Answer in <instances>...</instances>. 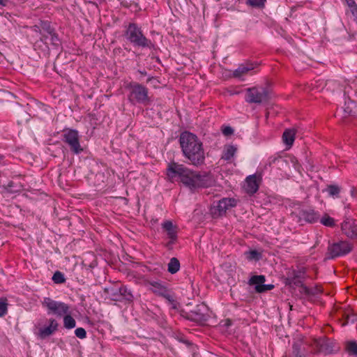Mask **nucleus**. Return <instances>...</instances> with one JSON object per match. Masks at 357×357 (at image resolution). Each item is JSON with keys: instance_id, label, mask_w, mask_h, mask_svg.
<instances>
[{"instance_id": "29", "label": "nucleus", "mask_w": 357, "mask_h": 357, "mask_svg": "<svg viewBox=\"0 0 357 357\" xmlns=\"http://www.w3.org/2000/svg\"><path fill=\"white\" fill-rule=\"evenodd\" d=\"M266 281V278L264 275H254L250 278L249 280V284L250 285H262L263 283H264Z\"/></svg>"}, {"instance_id": "3", "label": "nucleus", "mask_w": 357, "mask_h": 357, "mask_svg": "<svg viewBox=\"0 0 357 357\" xmlns=\"http://www.w3.org/2000/svg\"><path fill=\"white\" fill-rule=\"evenodd\" d=\"M126 38L135 47L151 49L153 44L143 33L142 29L135 23H130L125 31Z\"/></svg>"}, {"instance_id": "30", "label": "nucleus", "mask_w": 357, "mask_h": 357, "mask_svg": "<svg viewBox=\"0 0 357 357\" xmlns=\"http://www.w3.org/2000/svg\"><path fill=\"white\" fill-rule=\"evenodd\" d=\"M40 29H42V32L45 34L49 35L50 33H52L54 31V29L51 26V23L48 21L41 20L40 22Z\"/></svg>"}, {"instance_id": "16", "label": "nucleus", "mask_w": 357, "mask_h": 357, "mask_svg": "<svg viewBox=\"0 0 357 357\" xmlns=\"http://www.w3.org/2000/svg\"><path fill=\"white\" fill-rule=\"evenodd\" d=\"M257 66L256 63L246 62L238 66L233 72V77L241 79L244 75H247L248 72L254 70Z\"/></svg>"}, {"instance_id": "40", "label": "nucleus", "mask_w": 357, "mask_h": 357, "mask_svg": "<svg viewBox=\"0 0 357 357\" xmlns=\"http://www.w3.org/2000/svg\"><path fill=\"white\" fill-rule=\"evenodd\" d=\"M222 130V133L225 136H229L230 135H232L234 132L233 128L230 126H225Z\"/></svg>"}, {"instance_id": "47", "label": "nucleus", "mask_w": 357, "mask_h": 357, "mask_svg": "<svg viewBox=\"0 0 357 357\" xmlns=\"http://www.w3.org/2000/svg\"><path fill=\"white\" fill-rule=\"evenodd\" d=\"M8 3V0H0V5L2 6H6Z\"/></svg>"}, {"instance_id": "38", "label": "nucleus", "mask_w": 357, "mask_h": 357, "mask_svg": "<svg viewBox=\"0 0 357 357\" xmlns=\"http://www.w3.org/2000/svg\"><path fill=\"white\" fill-rule=\"evenodd\" d=\"M266 1V0H248V3L253 7L263 8Z\"/></svg>"}, {"instance_id": "33", "label": "nucleus", "mask_w": 357, "mask_h": 357, "mask_svg": "<svg viewBox=\"0 0 357 357\" xmlns=\"http://www.w3.org/2000/svg\"><path fill=\"white\" fill-rule=\"evenodd\" d=\"M320 222L321 224L326 227H333L335 226V220L333 218H331L328 215H325L320 220Z\"/></svg>"}, {"instance_id": "46", "label": "nucleus", "mask_w": 357, "mask_h": 357, "mask_svg": "<svg viewBox=\"0 0 357 357\" xmlns=\"http://www.w3.org/2000/svg\"><path fill=\"white\" fill-rule=\"evenodd\" d=\"M0 165H5V157L3 155H0Z\"/></svg>"}, {"instance_id": "37", "label": "nucleus", "mask_w": 357, "mask_h": 357, "mask_svg": "<svg viewBox=\"0 0 357 357\" xmlns=\"http://www.w3.org/2000/svg\"><path fill=\"white\" fill-rule=\"evenodd\" d=\"M51 44L55 47H58L60 45V40L58 34L54 31L52 33H50Z\"/></svg>"}, {"instance_id": "6", "label": "nucleus", "mask_w": 357, "mask_h": 357, "mask_svg": "<svg viewBox=\"0 0 357 357\" xmlns=\"http://www.w3.org/2000/svg\"><path fill=\"white\" fill-rule=\"evenodd\" d=\"M42 305L44 307L47 308L48 314H54L61 317L64 314H71L69 305L54 301L49 297L44 298Z\"/></svg>"}, {"instance_id": "31", "label": "nucleus", "mask_w": 357, "mask_h": 357, "mask_svg": "<svg viewBox=\"0 0 357 357\" xmlns=\"http://www.w3.org/2000/svg\"><path fill=\"white\" fill-rule=\"evenodd\" d=\"M346 351L350 355L357 356V342L349 341L346 343Z\"/></svg>"}, {"instance_id": "17", "label": "nucleus", "mask_w": 357, "mask_h": 357, "mask_svg": "<svg viewBox=\"0 0 357 357\" xmlns=\"http://www.w3.org/2000/svg\"><path fill=\"white\" fill-rule=\"evenodd\" d=\"M259 186V183L255 174L246 178L244 188L247 193L250 195L255 193L258 190Z\"/></svg>"}, {"instance_id": "26", "label": "nucleus", "mask_w": 357, "mask_h": 357, "mask_svg": "<svg viewBox=\"0 0 357 357\" xmlns=\"http://www.w3.org/2000/svg\"><path fill=\"white\" fill-rule=\"evenodd\" d=\"M63 317V326L66 329H72L75 327L76 321L70 314H64Z\"/></svg>"}, {"instance_id": "13", "label": "nucleus", "mask_w": 357, "mask_h": 357, "mask_svg": "<svg viewBox=\"0 0 357 357\" xmlns=\"http://www.w3.org/2000/svg\"><path fill=\"white\" fill-rule=\"evenodd\" d=\"M162 229L167 234V237L170 239L168 244H173L177 238L178 227L174 225L172 221L165 220L162 224Z\"/></svg>"}, {"instance_id": "9", "label": "nucleus", "mask_w": 357, "mask_h": 357, "mask_svg": "<svg viewBox=\"0 0 357 357\" xmlns=\"http://www.w3.org/2000/svg\"><path fill=\"white\" fill-rule=\"evenodd\" d=\"M63 141L67 144L71 152L75 154H79L83 151L79 143V135L77 130L68 129L63 134Z\"/></svg>"}, {"instance_id": "43", "label": "nucleus", "mask_w": 357, "mask_h": 357, "mask_svg": "<svg viewBox=\"0 0 357 357\" xmlns=\"http://www.w3.org/2000/svg\"><path fill=\"white\" fill-rule=\"evenodd\" d=\"M349 10L351 13V14L354 18V20L357 23V6L356 7L350 9Z\"/></svg>"}, {"instance_id": "5", "label": "nucleus", "mask_w": 357, "mask_h": 357, "mask_svg": "<svg viewBox=\"0 0 357 357\" xmlns=\"http://www.w3.org/2000/svg\"><path fill=\"white\" fill-rule=\"evenodd\" d=\"M146 284L149 286V289L154 294L165 298L167 302L176 308V300L173 293L169 291L165 282L158 280H147Z\"/></svg>"}, {"instance_id": "35", "label": "nucleus", "mask_w": 357, "mask_h": 357, "mask_svg": "<svg viewBox=\"0 0 357 357\" xmlns=\"http://www.w3.org/2000/svg\"><path fill=\"white\" fill-rule=\"evenodd\" d=\"M8 311L6 298H0V317L5 316Z\"/></svg>"}, {"instance_id": "19", "label": "nucleus", "mask_w": 357, "mask_h": 357, "mask_svg": "<svg viewBox=\"0 0 357 357\" xmlns=\"http://www.w3.org/2000/svg\"><path fill=\"white\" fill-rule=\"evenodd\" d=\"M289 357H305L303 342L301 340L294 342L292 351Z\"/></svg>"}, {"instance_id": "36", "label": "nucleus", "mask_w": 357, "mask_h": 357, "mask_svg": "<svg viewBox=\"0 0 357 357\" xmlns=\"http://www.w3.org/2000/svg\"><path fill=\"white\" fill-rule=\"evenodd\" d=\"M274 288L273 284H264L263 283L262 285H258L255 287V291L257 293H263L269 290H271Z\"/></svg>"}, {"instance_id": "49", "label": "nucleus", "mask_w": 357, "mask_h": 357, "mask_svg": "<svg viewBox=\"0 0 357 357\" xmlns=\"http://www.w3.org/2000/svg\"><path fill=\"white\" fill-rule=\"evenodd\" d=\"M199 316V319H203V315L202 314H197Z\"/></svg>"}, {"instance_id": "2", "label": "nucleus", "mask_w": 357, "mask_h": 357, "mask_svg": "<svg viewBox=\"0 0 357 357\" xmlns=\"http://www.w3.org/2000/svg\"><path fill=\"white\" fill-rule=\"evenodd\" d=\"M179 142L184 156L191 165L198 167L204 164L205 155L202 143L195 135L183 132L180 135Z\"/></svg>"}, {"instance_id": "21", "label": "nucleus", "mask_w": 357, "mask_h": 357, "mask_svg": "<svg viewBox=\"0 0 357 357\" xmlns=\"http://www.w3.org/2000/svg\"><path fill=\"white\" fill-rule=\"evenodd\" d=\"M119 291H120V287L105 288L104 289V292L109 296L110 300L120 302L121 298Z\"/></svg>"}, {"instance_id": "23", "label": "nucleus", "mask_w": 357, "mask_h": 357, "mask_svg": "<svg viewBox=\"0 0 357 357\" xmlns=\"http://www.w3.org/2000/svg\"><path fill=\"white\" fill-rule=\"evenodd\" d=\"M245 258L248 261H259L262 257V254L256 250H251L244 252Z\"/></svg>"}, {"instance_id": "44", "label": "nucleus", "mask_w": 357, "mask_h": 357, "mask_svg": "<svg viewBox=\"0 0 357 357\" xmlns=\"http://www.w3.org/2000/svg\"><path fill=\"white\" fill-rule=\"evenodd\" d=\"M351 196L354 198H356L357 197V190L355 188H352L351 190Z\"/></svg>"}, {"instance_id": "53", "label": "nucleus", "mask_w": 357, "mask_h": 357, "mask_svg": "<svg viewBox=\"0 0 357 357\" xmlns=\"http://www.w3.org/2000/svg\"><path fill=\"white\" fill-rule=\"evenodd\" d=\"M0 55L2 56L1 53L0 52Z\"/></svg>"}, {"instance_id": "18", "label": "nucleus", "mask_w": 357, "mask_h": 357, "mask_svg": "<svg viewBox=\"0 0 357 357\" xmlns=\"http://www.w3.org/2000/svg\"><path fill=\"white\" fill-rule=\"evenodd\" d=\"M119 292L120 293V302L130 303L133 301L134 296L132 291L130 289H128L126 286H121L120 291H119Z\"/></svg>"}, {"instance_id": "45", "label": "nucleus", "mask_w": 357, "mask_h": 357, "mask_svg": "<svg viewBox=\"0 0 357 357\" xmlns=\"http://www.w3.org/2000/svg\"><path fill=\"white\" fill-rule=\"evenodd\" d=\"M121 4L124 6V7H126V8H128V7H130L132 6L131 3H128L126 1H122L121 2Z\"/></svg>"}, {"instance_id": "25", "label": "nucleus", "mask_w": 357, "mask_h": 357, "mask_svg": "<svg viewBox=\"0 0 357 357\" xmlns=\"http://www.w3.org/2000/svg\"><path fill=\"white\" fill-rule=\"evenodd\" d=\"M179 268L180 262L178 259L176 257H172L168 264V271L172 274H174L179 271Z\"/></svg>"}, {"instance_id": "51", "label": "nucleus", "mask_w": 357, "mask_h": 357, "mask_svg": "<svg viewBox=\"0 0 357 357\" xmlns=\"http://www.w3.org/2000/svg\"><path fill=\"white\" fill-rule=\"evenodd\" d=\"M133 5L135 6V8H137V3H133Z\"/></svg>"}, {"instance_id": "14", "label": "nucleus", "mask_w": 357, "mask_h": 357, "mask_svg": "<svg viewBox=\"0 0 357 357\" xmlns=\"http://www.w3.org/2000/svg\"><path fill=\"white\" fill-rule=\"evenodd\" d=\"M342 232L349 238H354L357 236V226L352 219H347L341 225Z\"/></svg>"}, {"instance_id": "27", "label": "nucleus", "mask_w": 357, "mask_h": 357, "mask_svg": "<svg viewBox=\"0 0 357 357\" xmlns=\"http://www.w3.org/2000/svg\"><path fill=\"white\" fill-rule=\"evenodd\" d=\"M289 280L290 284H294V285L298 287H302L305 294H308L310 293L309 289L303 285V282L301 279V275H296Z\"/></svg>"}, {"instance_id": "11", "label": "nucleus", "mask_w": 357, "mask_h": 357, "mask_svg": "<svg viewBox=\"0 0 357 357\" xmlns=\"http://www.w3.org/2000/svg\"><path fill=\"white\" fill-rule=\"evenodd\" d=\"M319 351L326 355L331 354L338 351L339 347L336 346L335 342L328 338L319 339L316 341Z\"/></svg>"}, {"instance_id": "34", "label": "nucleus", "mask_w": 357, "mask_h": 357, "mask_svg": "<svg viewBox=\"0 0 357 357\" xmlns=\"http://www.w3.org/2000/svg\"><path fill=\"white\" fill-rule=\"evenodd\" d=\"M52 280L56 284H61L65 282L64 275L60 271H56L52 277Z\"/></svg>"}, {"instance_id": "15", "label": "nucleus", "mask_w": 357, "mask_h": 357, "mask_svg": "<svg viewBox=\"0 0 357 357\" xmlns=\"http://www.w3.org/2000/svg\"><path fill=\"white\" fill-rule=\"evenodd\" d=\"M58 323L54 319H49V326L39 329L38 336L41 339H45L52 335L58 328Z\"/></svg>"}, {"instance_id": "4", "label": "nucleus", "mask_w": 357, "mask_h": 357, "mask_svg": "<svg viewBox=\"0 0 357 357\" xmlns=\"http://www.w3.org/2000/svg\"><path fill=\"white\" fill-rule=\"evenodd\" d=\"M129 90L128 100L130 102L145 104L149 101L148 89L137 82H131L126 86Z\"/></svg>"}, {"instance_id": "52", "label": "nucleus", "mask_w": 357, "mask_h": 357, "mask_svg": "<svg viewBox=\"0 0 357 357\" xmlns=\"http://www.w3.org/2000/svg\"><path fill=\"white\" fill-rule=\"evenodd\" d=\"M275 160H277V158H274V159L273 160V162H275Z\"/></svg>"}, {"instance_id": "48", "label": "nucleus", "mask_w": 357, "mask_h": 357, "mask_svg": "<svg viewBox=\"0 0 357 357\" xmlns=\"http://www.w3.org/2000/svg\"><path fill=\"white\" fill-rule=\"evenodd\" d=\"M139 73L142 75H146V71H141V70H139Z\"/></svg>"}, {"instance_id": "50", "label": "nucleus", "mask_w": 357, "mask_h": 357, "mask_svg": "<svg viewBox=\"0 0 357 357\" xmlns=\"http://www.w3.org/2000/svg\"><path fill=\"white\" fill-rule=\"evenodd\" d=\"M152 79H153V77H149L148 79L147 82H149L151 81Z\"/></svg>"}, {"instance_id": "20", "label": "nucleus", "mask_w": 357, "mask_h": 357, "mask_svg": "<svg viewBox=\"0 0 357 357\" xmlns=\"http://www.w3.org/2000/svg\"><path fill=\"white\" fill-rule=\"evenodd\" d=\"M296 131L294 129H287L282 135V139L285 144L291 146L294 142Z\"/></svg>"}, {"instance_id": "1", "label": "nucleus", "mask_w": 357, "mask_h": 357, "mask_svg": "<svg viewBox=\"0 0 357 357\" xmlns=\"http://www.w3.org/2000/svg\"><path fill=\"white\" fill-rule=\"evenodd\" d=\"M167 174L169 178H178L190 190L208 187L211 183L209 174L194 172L182 164L172 162L168 164Z\"/></svg>"}, {"instance_id": "39", "label": "nucleus", "mask_w": 357, "mask_h": 357, "mask_svg": "<svg viewBox=\"0 0 357 357\" xmlns=\"http://www.w3.org/2000/svg\"><path fill=\"white\" fill-rule=\"evenodd\" d=\"M75 335L79 339H84L86 337V332L83 328H77L75 331Z\"/></svg>"}, {"instance_id": "32", "label": "nucleus", "mask_w": 357, "mask_h": 357, "mask_svg": "<svg viewBox=\"0 0 357 357\" xmlns=\"http://www.w3.org/2000/svg\"><path fill=\"white\" fill-rule=\"evenodd\" d=\"M343 317L345 320V322L343 325H346L348 323H354L357 321V314L354 313L351 311H349L348 312H344L343 314Z\"/></svg>"}, {"instance_id": "8", "label": "nucleus", "mask_w": 357, "mask_h": 357, "mask_svg": "<svg viewBox=\"0 0 357 357\" xmlns=\"http://www.w3.org/2000/svg\"><path fill=\"white\" fill-rule=\"evenodd\" d=\"M353 249L352 244L346 241H340L338 242L329 244L328 246L327 255L328 259H335L336 257L349 254Z\"/></svg>"}, {"instance_id": "10", "label": "nucleus", "mask_w": 357, "mask_h": 357, "mask_svg": "<svg viewBox=\"0 0 357 357\" xmlns=\"http://www.w3.org/2000/svg\"><path fill=\"white\" fill-rule=\"evenodd\" d=\"M237 201L234 198H223L218 201L216 205L211 208L213 218H216L225 214L227 210L236 206Z\"/></svg>"}, {"instance_id": "24", "label": "nucleus", "mask_w": 357, "mask_h": 357, "mask_svg": "<svg viewBox=\"0 0 357 357\" xmlns=\"http://www.w3.org/2000/svg\"><path fill=\"white\" fill-rule=\"evenodd\" d=\"M236 148L232 145L227 146L223 151L222 158L225 160H230L234 155Z\"/></svg>"}, {"instance_id": "41", "label": "nucleus", "mask_w": 357, "mask_h": 357, "mask_svg": "<svg viewBox=\"0 0 357 357\" xmlns=\"http://www.w3.org/2000/svg\"><path fill=\"white\" fill-rule=\"evenodd\" d=\"M305 268H301L298 271H294L293 272V276H294L296 275H301V279L303 277V275H305Z\"/></svg>"}, {"instance_id": "28", "label": "nucleus", "mask_w": 357, "mask_h": 357, "mask_svg": "<svg viewBox=\"0 0 357 357\" xmlns=\"http://www.w3.org/2000/svg\"><path fill=\"white\" fill-rule=\"evenodd\" d=\"M33 31H34L36 33H40L41 35L39 41L44 43L47 47H48V43L47 42V40L48 38V36L47 34L43 33L42 32V29H40V23L38 24H36L31 27Z\"/></svg>"}, {"instance_id": "7", "label": "nucleus", "mask_w": 357, "mask_h": 357, "mask_svg": "<svg viewBox=\"0 0 357 357\" xmlns=\"http://www.w3.org/2000/svg\"><path fill=\"white\" fill-rule=\"evenodd\" d=\"M270 98L269 90L266 87L257 86L246 89L245 100L249 103L261 104Z\"/></svg>"}, {"instance_id": "12", "label": "nucleus", "mask_w": 357, "mask_h": 357, "mask_svg": "<svg viewBox=\"0 0 357 357\" xmlns=\"http://www.w3.org/2000/svg\"><path fill=\"white\" fill-rule=\"evenodd\" d=\"M298 218L299 222L303 220L308 223H314L319 220V214L312 208H303L299 211Z\"/></svg>"}, {"instance_id": "22", "label": "nucleus", "mask_w": 357, "mask_h": 357, "mask_svg": "<svg viewBox=\"0 0 357 357\" xmlns=\"http://www.w3.org/2000/svg\"><path fill=\"white\" fill-rule=\"evenodd\" d=\"M341 187L336 184L328 185L326 191L328 195L333 198L340 197V193L341 192Z\"/></svg>"}, {"instance_id": "42", "label": "nucleus", "mask_w": 357, "mask_h": 357, "mask_svg": "<svg viewBox=\"0 0 357 357\" xmlns=\"http://www.w3.org/2000/svg\"><path fill=\"white\" fill-rule=\"evenodd\" d=\"M345 1L349 8V10L357 6L354 0H345Z\"/></svg>"}]
</instances>
